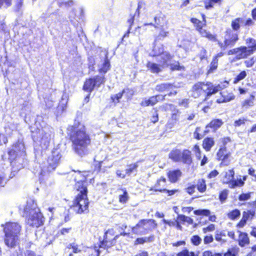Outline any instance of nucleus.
Wrapping results in <instances>:
<instances>
[{"label": "nucleus", "instance_id": "f257e3e1", "mask_svg": "<svg viewBox=\"0 0 256 256\" xmlns=\"http://www.w3.org/2000/svg\"><path fill=\"white\" fill-rule=\"evenodd\" d=\"M80 123L74 122L70 126L68 136L72 143V148L74 152L78 155L83 156L88 153V148L92 144V138L86 132L84 126L78 128Z\"/></svg>", "mask_w": 256, "mask_h": 256}, {"label": "nucleus", "instance_id": "f03ea898", "mask_svg": "<svg viewBox=\"0 0 256 256\" xmlns=\"http://www.w3.org/2000/svg\"><path fill=\"white\" fill-rule=\"evenodd\" d=\"M78 173L80 178H81L76 181L74 184V189L78 194L72 200L70 208L76 214H81L88 212L90 202L88 197V190L86 183L90 172L78 171Z\"/></svg>", "mask_w": 256, "mask_h": 256}, {"label": "nucleus", "instance_id": "7ed1b4c3", "mask_svg": "<svg viewBox=\"0 0 256 256\" xmlns=\"http://www.w3.org/2000/svg\"><path fill=\"white\" fill-rule=\"evenodd\" d=\"M111 68L110 62L107 56L98 68L99 74L87 78L84 82L82 90L86 92H92L96 88H98L104 84L106 81L105 74Z\"/></svg>", "mask_w": 256, "mask_h": 256}, {"label": "nucleus", "instance_id": "20e7f679", "mask_svg": "<svg viewBox=\"0 0 256 256\" xmlns=\"http://www.w3.org/2000/svg\"><path fill=\"white\" fill-rule=\"evenodd\" d=\"M246 46H242L229 50L228 54H235L236 60L246 58L256 52V40L252 38H248L246 40Z\"/></svg>", "mask_w": 256, "mask_h": 256}, {"label": "nucleus", "instance_id": "39448f33", "mask_svg": "<svg viewBox=\"0 0 256 256\" xmlns=\"http://www.w3.org/2000/svg\"><path fill=\"white\" fill-rule=\"evenodd\" d=\"M201 16L202 20L195 17H192L190 18V21L193 24L195 30L202 37L206 38L211 42L217 41L216 35L212 34L204 28L207 25L206 15L204 14H201Z\"/></svg>", "mask_w": 256, "mask_h": 256}, {"label": "nucleus", "instance_id": "423d86ee", "mask_svg": "<svg viewBox=\"0 0 256 256\" xmlns=\"http://www.w3.org/2000/svg\"><path fill=\"white\" fill-rule=\"evenodd\" d=\"M24 212L28 217L26 222L30 226L38 228L44 224V218L42 214L30 208L28 204L24 207Z\"/></svg>", "mask_w": 256, "mask_h": 256}, {"label": "nucleus", "instance_id": "0eeeda50", "mask_svg": "<svg viewBox=\"0 0 256 256\" xmlns=\"http://www.w3.org/2000/svg\"><path fill=\"white\" fill-rule=\"evenodd\" d=\"M169 158L174 162H180L184 164L190 166L193 163L192 151L184 148L182 151L180 149H173L169 154Z\"/></svg>", "mask_w": 256, "mask_h": 256}, {"label": "nucleus", "instance_id": "6e6552de", "mask_svg": "<svg viewBox=\"0 0 256 256\" xmlns=\"http://www.w3.org/2000/svg\"><path fill=\"white\" fill-rule=\"evenodd\" d=\"M210 90V82H198L192 87V96L194 98L204 96V100H208L212 96Z\"/></svg>", "mask_w": 256, "mask_h": 256}, {"label": "nucleus", "instance_id": "1a4fd4ad", "mask_svg": "<svg viewBox=\"0 0 256 256\" xmlns=\"http://www.w3.org/2000/svg\"><path fill=\"white\" fill-rule=\"evenodd\" d=\"M174 56L169 52H166L164 55L161 57L160 63L157 64L152 62L148 61L146 64L148 70L152 74H158L163 70L169 66L168 62L170 61Z\"/></svg>", "mask_w": 256, "mask_h": 256}, {"label": "nucleus", "instance_id": "9d476101", "mask_svg": "<svg viewBox=\"0 0 256 256\" xmlns=\"http://www.w3.org/2000/svg\"><path fill=\"white\" fill-rule=\"evenodd\" d=\"M239 40L238 32H233L230 28H228L224 32L223 42H218V44L220 49L224 50L234 47Z\"/></svg>", "mask_w": 256, "mask_h": 256}, {"label": "nucleus", "instance_id": "9b49d317", "mask_svg": "<svg viewBox=\"0 0 256 256\" xmlns=\"http://www.w3.org/2000/svg\"><path fill=\"white\" fill-rule=\"evenodd\" d=\"M119 235H115V231L114 228L108 230L104 233V238L100 242L98 246L100 248L108 249L114 246L116 244V241Z\"/></svg>", "mask_w": 256, "mask_h": 256}, {"label": "nucleus", "instance_id": "f8f14e48", "mask_svg": "<svg viewBox=\"0 0 256 256\" xmlns=\"http://www.w3.org/2000/svg\"><path fill=\"white\" fill-rule=\"evenodd\" d=\"M157 226L158 224L154 219H142L132 228V230L134 232L135 230L142 228V234H144L152 232Z\"/></svg>", "mask_w": 256, "mask_h": 256}, {"label": "nucleus", "instance_id": "ddd939ff", "mask_svg": "<svg viewBox=\"0 0 256 256\" xmlns=\"http://www.w3.org/2000/svg\"><path fill=\"white\" fill-rule=\"evenodd\" d=\"M22 144L20 142H16L12 146V148L8 152V160L10 163L15 162L21 156H25L26 152L21 148Z\"/></svg>", "mask_w": 256, "mask_h": 256}, {"label": "nucleus", "instance_id": "4468645a", "mask_svg": "<svg viewBox=\"0 0 256 256\" xmlns=\"http://www.w3.org/2000/svg\"><path fill=\"white\" fill-rule=\"evenodd\" d=\"M231 152L226 147L220 146L216 153V160L220 162V166H228L230 164Z\"/></svg>", "mask_w": 256, "mask_h": 256}, {"label": "nucleus", "instance_id": "2eb2a0df", "mask_svg": "<svg viewBox=\"0 0 256 256\" xmlns=\"http://www.w3.org/2000/svg\"><path fill=\"white\" fill-rule=\"evenodd\" d=\"M60 150L58 148L54 149L51 154L47 159V169L49 171L54 170L60 163L62 158Z\"/></svg>", "mask_w": 256, "mask_h": 256}, {"label": "nucleus", "instance_id": "dca6fc26", "mask_svg": "<svg viewBox=\"0 0 256 256\" xmlns=\"http://www.w3.org/2000/svg\"><path fill=\"white\" fill-rule=\"evenodd\" d=\"M3 227L4 234L20 236L22 226L16 222H6L1 225Z\"/></svg>", "mask_w": 256, "mask_h": 256}, {"label": "nucleus", "instance_id": "f3484780", "mask_svg": "<svg viewBox=\"0 0 256 256\" xmlns=\"http://www.w3.org/2000/svg\"><path fill=\"white\" fill-rule=\"evenodd\" d=\"M256 210H254L244 211L242 214V218L236 224V227L237 228H244L248 221H250L254 218Z\"/></svg>", "mask_w": 256, "mask_h": 256}, {"label": "nucleus", "instance_id": "a211bd4d", "mask_svg": "<svg viewBox=\"0 0 256 256\" xmlns=\"http://www.w3.org/2000/svg\"><path fill=\"white\" fill-rule=\"evenodd\" d=\"M168 186V182L166 178L161 176L158 178L150 190L154 192H159L162 193L165 190Z\"/></svg>", "mask_w": 256, "mask_h": 256}, {"label": "nucleus", "instance_id": "6ab92c4d", "mask_svg": "<svg viewBox=\"0 0 256 256\" xmlns=\"http://www.w3.org/2000/svg\"><path fill=\"white\" fill-rule=\"evenodd\" d=\"M19 236L4 234V242L8 248H14L19 246Z\"/></svg>", "mask_w": 256, "mask_h": 256}, {"label": "nucleus", "instance_id": "aec40b11", "mask_svg": "<svg viewBox=\"0 0 256 256\" xmlns=\"http://www.w3.org/2000/svg\"><path fill=\"white\" fill-rule=\"evenodd\" d=\"M166 94H156L152 96H150L148 99H145L142 100L140 103V105L144 107L148 106H153L159 102L158 98H160V100L162 102L166 100Z\"/></svg>", "mask_w": 256, "mask_h": 256}, {"label": "nucleus", "instance_id": "412c9836", "mask_svg": "<svg viewBox=\"0 0 256 256\" xmlns=\"http://www.w3.org/2000/svg\"><path fill=\"white\" fill-rule=\"evenodd\" d=\"M238 235L236 241L238 246L241 248L248 246L250 244V240L248 234L246 232L240 230L238 231Z\"/></svg>", "mask_w": 256, "mask_h": 256}, {"label": "nucleus", "instance_id": "4be33fe9", "mask_svg": "<svg viewBox=\"0 0 256 256\" xmlns=\"http://www.w3.org/2000/svg\"><path fill=\"white\" fill-rule=\"evenodd\" d=\"M224 124L221 118H212L206 126V130L210 129L212 132H216Z\"/></svg>", "mask_w": 256, "mask_h": 256}, {"label": "nucleus", "instance_id": "5701e85b", "mask_svg": "<svg viewBox=\"0 0 256 256\" xmlns=\"http://www.w3.org/2000/svg\"><path fill=\"white\" fill-rule=\"evenodd\" d=\"M166 176L171 183H176L182 176V172L179 169L170 170L167 172Z\"/></svg>", "mask_w": 256, "mask_h": 256}, {"label": "nucleus", "instance_id": "b1692460", "mask_svg": "<svg viewBox=\"0 0 256 256\" xmlns=\"http://www.w3.org/2000/svg\"><path fill=\"white\" fill-rule=\"evenodd\" d=\"M177 229L182 230V228L181 224H184L187 223L188 224H193V220L191 218L186 216L184 214H178L176 217Z\"/></svg>", "mask_w": 256, "mask_h": 256}, {"label": "nucleus", "instance_id": "393cba45", "mask_svg": "<svg viewBox=\"0 0 256 256\" xmlns=\"http://www.w3.org/2000/svg\"><path fill=\"white\" fill-rule=\"evenodd\" d=\"M229 82L228 80H224L222 82H220L216 86H214L213 84L210 82V93H211V96L214 94L226 88Z\"/></svg>", "mask_w": 256, "mask_h": 256}, {"label": "nucleus", "instance_id": "a878e982", "mask_svg": "<svg viewBox=\"0 0 256 256\" xmlns=\"http://www.w3.org/2000/svg\"><path fill=\"white\" fill-rule=\"evenodd\" d=\"M169 32L168 27L166 26H161L160 28L159 27L158 34L154 37V42H158L162 41L165 38L168 36Z\"/></svg>", "mask_w": 256, "mask_h": 256}, {"label": "nucleus", "instance_id": "bb28decb", "mask_svg": "<svg viewBox=\"0 0 256 256\" xmlns=\"http://www.w3.org/2000/svg\"><path fill=\"white\" fill-rule=\"evenodd\" d=\"M215 140L214 137L206 136L202 141V148L206 152L211 150L212 148L215 145Z\"/></svg>", "mask_w": 256, "mask_h": 256}, {"label": "nucleus", "instance_id": "cd10ccee", "mask_svg": "<svg viewBox=\"0 0 256 256\" xmlns=\"http://www.w3.org/2000/svg\"><path fill=\"white\" fill-rule=\"evenodd\" d=\"M220 94V98L216 100V102L218 104L228 102L235 98V96L232 92L226 93V92H221Z\"/></svg>", "mask_w": 256, "mask_h": 256}, {"label": "nucleus", "instance_id": "c85d7f7f", "mask_svg": "<svg viewBox=\"0 0 256 256\" xmlns=\"http://www.w3.org/2000/svg\"><path fill=\"white\" fill-rule=\"evenodd\" d=\"M180 114V112L176 109L171 114L170 119L168 123V125L169 126L170 128H172L175 124L178 122Z\"/></svg>", "mask_w": 256, "mask_h": 256}, {"label": "nucleus", "instance_id": "c756f323", "mask_svg": "<svg viewBox=\"0 0 256 256\" xmlns=\"http://www.w3.org/2000/svg\"><path fill=\"white\" fill-rule=\"evenodd\" d=\"M175 87L174 84L164 82L156 84L155 87V90L158 92H168Z\"/></svg>", "mask_w": 256, "mask_h": 256}, {"label": "nucleus", "instance_id": "7c9ffc66", "mask_svg": "<svg viewBox=\"0 0 256 256\" xmlns=\"http://www.w3.org/2000/svg\"><path fill=\"white\" fill-rule=\"evenodd\" d=\"M244 20L242 18L238 17L232 20L231 22V30H233V32H237L240 30L241 26H244Z\"/></svg>", "mask_w": 256, "mask_h": 256}, {"label": "nucleus", "instance_id": "2f4dec72", "mask_svg": "<svg viewBox=\"0 0 256 256\" xmlns=\"http://www.w3.org/2000/svg\"><path fill=\"white\" fill-rule=\"evenodd\" d=\"M105 160H94V172L96 173L104 172L106 168L110 167L104 165Z\"/></svg>", "mask_w": 256, "mask_h": 256}, {"label": "nucleus", "instance_id": "473e14b6", "mask_svg": "<svg viewBox=\"0 0 256 256\" xmlns=\"http://www.w3.org/2000/svg\"><path fill=\"white\" fill-rule=\"evenodd\" d=\"M255 96L251 94L248 98L244 100L241 103V108L242 110H246L254 106V100Z\"/></svg>", "mask_w": 256, "mask_h": 256}, {"label": "nucleus", "instance_id": "72a5a7b5", "mask_svg": "<svg viewBox=\"0 0 256 256\" xmlns=\"http://www.w3.org/2000/svg\"><path fill=\"white\" fill-rule=\"evenodd\" d=\"M194 186L198 191L200 193L205 192L207 189L206 180L204 178H198L196 180V184H194Z\"/></svg>", "mask_w": 256, "mask_h": 256}, {"label": "nucleus", "instance_id": "f704fd0d", "mask_svg": "<svg viewBox=\"0 0 256 256\" xmlns=\"http://www.w3.org/2000/svg\"><path fill=\"white\" fill-rule=\"evenodd\" d=\"M224 0H204V8L206 10H210L215 5L221 6Z\"/></svg>", "mask_w": 256, "mask_h": 256}, {"label": "nucleus", "instance_id": "c9c22d12", "mask_svg": "<svg viewBox=\"0 0 256 256\" xmlns=\"http://www.w3.org/2000/svg\"><path fill=\"white\" fill-rule=\"evenodd\" d=\"M201 130L202 128L200 126H197L196 128L193 135L194 138L195 140H201L204 136L208 134L210 132V130L208 129L206 130H204L203 134H200Z\"/></svg>", "mask_w": 256, "mask_h": 256}, {"label": "nucleus", "instance_id": "e433bc0d", "mask_svg": "<svg viewBox=\"0 0 256 256\" xmlns=\"http://www.w3.org/2000/svg\"><path fill=\"white\" fill-rule=\"evenodd\" d=\"M252 19L249 18L245 20L244 26H245L246 28L254 25V22L253 20H256V8L252 10Z\"/></svg>", "mask_w": 256, "mask_h": 256}, {"label": "nucleus", "instance_id": "4c0bfd02", "mask_svg": "<svg viewBox=\"0 0 256 256\" xmlns=\"http://www.w3.org/2000/svg\"><path fill=\"white\" fill-rule=\"evenodd\" d=\"M226 184H230L229 187L230 188H234L236 187H242L244 185V182L241 178L237 179L236 180H228L226 182Z\"/></svg>", "mask_w": 256, "mask_h": 256}, {"label": "nucleus", "instance_id": "58836bf2", "mask_svg": "<svg viewBox=\"0 0 256 256\" xmlns=\"http://www.w3.org/2000/svg\"><path fill=\"white\" fill-rule=\"evenodd\" d=\"M229 192V190L227 188H224L219 192L218 200L221 204H223L226 202V200L228 198Z\"/></svg>", "mask_w": 256, "mask_h": 256}, {"label": "nucleus", "instance_id": "ea45409f", "mask_svg": "<svg viewBox=\"0 0 256 256\" xmlns=\"http://www.w3.org/2000/svg\"><path fill=\"white\" fill-rule=\"evenodd\" d=\"M152 52L153 54L152 55V57L158 56L162 54H164V56L166 53L164 52V46L163 44H162L160 46H154Z\"/></svg>", "mask_w": 256, "mask_h": 256}, {"label": "nucleus", "instance_id": "a19ab883", "mask_svg": "<svg viewBox=\"0 0 256 256\" xmlns=\"http://www.w3.org/2000/svg\"><path fill=\"white\" fill-rule=\"evenodd\" d=\"M247 74H248L246 70H242L234 78L232 83L234 84H237L240 80H244L246 77Z\"/></svg>", "mask_w": 256, "mask_h": 256}, {"label": "nucleus", "instance_id": "79ce46f5", "mask_svg": "<svg viewBox=\"0 0 256 256\" xmlns=\"http://www.w3.org/2000/svg\"><path fill=\"white\" fill-rule=\"evenodd\" d=\"M192 150L194 152L197 160H200L202 158V150L198 143L193 145Z\"/></svg>", "mask_w": 256, "mask_h": 256}, {"label": "nucleus", "instance_id": "37998d69", "mask_svg": "<svg viewBox=\"0 0 256 256\" xmlns=\"http://www.w3.org/2000/svg\"><path fill=\"white\" fill-rule=\"evenodd\" d=\"M125 92V90L123 89L120 92L112 95L110 96L111 102L114 104H117L120 102V99L122 98Z\"/></svg>", "mask_w": 256, "mask_h": 256}, {"label": "nucleus", "instance_id": "c03bdc74", "mask_svg": "<svg viewBox=\"0 0 256 256\" xmlns=\"http://www.w3.org/2000/svg\"><path fill=\"white\" fill-rule=\"evenodd\" d=\"M240 215V210L236 208L227 214V216L230 220H235L238 218Z\"/></svg>", "mask_w": 256, "mask_h": 256}, {"label": "nucleus", "instance_id": "a18cd8bd", "mask_svg": "<svg viewBox=\"0 0 256 256\" xmlns=\"http://www.w3.org/2000/svg\"><path fill=\"white\" fill-rule=\"evenodd\" d=\"M123 192L122 194L118 196V202L122 204L127 202L129 199V196L128 192L124 189L122 190Z\"/></svg>", "mask_w": 256, "mask_h": 256}, {"label": "nucleus", "instance_id": "49530a36", "mask_svg": "<svg viewBox=\"0 0 256 256\" xmlns=\"http://www.w3.org/2000/svg\"><path fill=\"white\" fill-rule=\"evenodd\" d=\"M169 66L170 70L172 72L185 70V67L184 66H180L178 61L176 62L174 64H169Z\"/></svg>", "mask_w": 256, "mask_h": 256}, {"label": "nucleus", "instance_id": "de8ad7c7", "mask_svg": "<svg viewBox=\"0 0 256 256\" xmlns=\"http://www.w3.org/2000/svg\"><path fill=\"white\" fill-rule=\"evenodd\" d=\"M218 66V59L216 58H213L210 64L209 69L208 70V74L212 73L216 70Z\"/></svg>", "mask_w": 256, "mask_h": 256}, {"label": "nucleus", "instance_id": "09e8293b", "mask_svg": "<svg viewBox=\"0 0 256 256\" xmlns=\"http://www.w3.org/2000/svg\"><path fill=\"white\" fill-rule=\"evenodd\" d=\"M176 256H198L194 252H190L187 248H184L176 254Z\"/></svg>", "mask_w": 256, "mask_h": 256}, {"label": "nucleus", "instance_id": "8fccbe9b", "mask_svg": "<svg viewBox=\"0 0 256 256\" xmlns=\"http://www.w3.org/2000/svg\"><path fill=\"white\" fill-rule=\"evenodd\" d=\"M160 19H162V18L160 16H156L154 17V24L152 23V22H150V23H145V24H144V26H152L156 28H159V26H162L161 24L162 23L160 22Z\"/></svg>", "mask_w": 256, "mask_h": 256}, {"label": "nucleus", "instance_id": "3c124183", "mask_svg": "<svg viewBox=\"0 0 256 256\" xmlns=\"http://www.w3.org/2000/svg\"><path fill=\"white\" fill-rule=\"evenodd\" d=\"M194 214L196 216H208L210 214V211L208 209H198L194 210Z\"/></svg>", "mask_w": 256, "mask_h": 256}, {"label": "nucleus", "instance_id": "603ef678", "mask_svg": "<svg viewBox=\"0 0 256 256\" xmlns=\"http://www.w3.org/2000/svg\"><path fill=\"white\" fill-rule=\"evenodd\" d=\"M128 168L126 170V173L130 175L134 172H137V168H138V164L137 163L130 164L128 166Z\"/></svg>", "mask_w": 256, "mask_h": 256}, {"label": "nucleus", "instance_id": "864d4df0", "mask_svg": "<svg viewBox=\"0 0 256 256\" xmlns=\"http://www.w3.org/2000/svg\"><path fill=\"white\" fill-rule=\"evenodd\" d=\"M73 228L72 226L68 228H63L57 232L56 236H66V234L71 232Z\"/></svg>", "mask_w": 256, "mask_h": 256}, {"label": "nucleus", "instance_id": "5fc2aeb1", "mask_svg": "<svg viewBox=\"0 0 256 256\" xmlns=\"http://www.w3.org/2000/svg\"><path fill=\"white\" fill-rule=\"evenodd\" d=\"M154 112L152 114L150 118V122L152 124H156L159 120L158 112L157 108H153Z\"/></svg>", "mask_w": 256, "mask_h": 256}, {"label": "nucleus", "instance_id": "6e6d98bb", "mask_svg": "<svg viewBox=\"0 0 256 256\" xmlns=\"http://www.w3.org/2000/svg\"><path fill=\"white\" fill-rule=\"evenodd\" d=\"M192 244L195 246H198L202 242V238L198 235H194L190 238Z\"/></svg>", "mask_w": 256, "mask_h": 256}, {"label": "nucleus", "instance_id": "4d7b16f0", "mask_svg": "<svg viewBox=\"0 0 256 256\" xmlns=\"http://www.w3.org/2000/svg\"><path fill=\"white\" fill-rule=\"evenodd\" d=\"M24 5V0H14V11L19 12Z\"/></svg>", "mask_w": 256, "mask_h": 256}, {"label": "nucleus", "instance_id": "13d9d810", "mask_svg": "<svg viewBox=\"0 0 256 256\" xmlns=\"http://www.w3.org/2000/svg\"><path fill=\"white\" fill-rule=\"evenodd\" d=\"M251 194V192H248L247 193H242L238 196V200L240 201L247 200L250 198Z\"/></svg>", "mask_w": 256, "mask_h": 256}, {"label": "nucleus", "instance_id": "bf43d9fd", "mask_svg": "<svg viewBox=\"0 0 256 256\" xmlns=\"http://www.w3.org/2000/svg\"><path fill=\"white\" fill-rule=\"evenodd\" d=\"M74 4V2L72 0H68L66 2H63L59 4L60 7H64L68 8L72 7Z\"/></svg>", "mask_w": 256, "mask_h": 256}, {"label": "nucleus", "instance_id": "052dcab7", "mask_svg": "<svg viewBox=\"0 0 256 256\" xmlns=\"http://www.w3.org/2000/svg\"><path fill=\"white\" fill-rule=\"evenodd\" d=\"M135 17H137V14L134 13V14H130V18L127 20V23L128 24V28H132V26L134 24Z\"/></svg>", "mask_w": 256, "mask_h": 256}, {"label": "nucleus", "instance_id": "680f3d73", "mask_svg": "<svg viewBox=\"0 0 256 256\" xmlns=\"http://www.w3.org/2000/svg\"><path fill=\"white\" fill-rule=\"evenodd\" d=\"M68 248H72V252L76 254L81 252V250L78 248V244L74 243H72L68 244Z\"/></svg>", "mask_w": 256, "mask_h": 256}, {"label": "nucleus", "instance_id": "e2e57ef3", "mask_svg": "<svg viewBox=\"0 0 256 256\" xmlns=\"http://www.w3.org/2000/svg\"><path fill=\"white\" fill-rule=\"evenodd\" d=\"M195 186L194 184H190L188 186V187H186L184 190L185 192L188 194L192 196L193 194L195 192Z\"/></svg>", "mask_w": 256, "mask_h": 256}, {"label": "nucleus", "instance_id": "0e129e2a", "mask_svg": "<svg viewBox=\"0 0 256 256\" xmlns=\"http://www.w3.org/2000/svg\"><path fill=\"white\" fill-rule=\"evenodd\" d=\"M180 190L179 189H172V190H167L166 188L165 190L162 193L166 194L168 196H172L175 194L177 192H180Z\"/></svg>", "mask_w": 256, "mask_h": 256}, {"label": "nucleus", "instance_id": "69168bd1", "mask_svg": "<svg viewBox=\"0 0 256 256\" xmlns=\"http://www.w3.org/2000/svg\"><path fill=\"white\" fill-rule=\"evenodd\" d=\"M162 222L164 224H168L170 226H174L177 228V222L176 220L174 221H172L171 220H167L164 219L162 220Z\"/></svg>", "mask_w": 256, "mask_h": 256}, {"label": "nucleus", "instance_id": "338daca9", "mask_svg": "<svg viewBox=\"0 0 256 256\" xmlns=\"http://www.w3.org/2000/svg\"><path fill=\"white\" fill-rule=\"evenodd\" d=\"M71 218V213L69 210H68L66 212L64 213V222H68L70 220Z\"/></svg>", "mask_w": 256, "mask_h": 256}, {"label": "nucleus", "instance_id": "774afa93", "mask_svg": "<svg viewBox=\"0 0 256 256\" xmlns=\"http://www.w3.org/2000/svg\"><path fill=\"white\" fill-rule=\"evenodd\" d=\"M246 120H247L244 118H239L234 122V125L235 127H238L242 124H244Z\"/></svg>", "mask_w": 256, "mask_h": 256}]
</instances>
